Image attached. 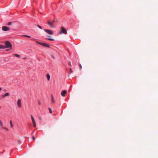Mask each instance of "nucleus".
Instances as JSON below:
<instances>
[{"instance_id":"1","label":"nucleus","mask_w":158,"mask_h":158,"mask_svg":"<svg viewBox=\"0 0 158 158\" xmlns=\"http://www.w3.org/2000/svg\"><path fill=\"white\" fill-rule=\"evenodd\" d=\"M4 44L5 45L4 46V47L5 48H9V49H6V51H7L12 49V45L10 42L8 41H6L5 42Z\"/></svg>"},{"instance_id":"2","label":"nucleus","mask_w":158,"mask_h":158,"mask_svg":"<svg viewBox=\"0 0 158 158\" xmlns=\"http://www.w3.org/2000/svg\"><path fill=\"white\" fill-rule=\"evenodd\" d=\"M67 31L65 28L64 27H61V31L59 33V34H67Z\"/></svg>"},{"instance_id":"3","label":"nucleus","mask_w":158,"mask_h":158,"mask_svg":"<svg viewBox=\"0 0 158 158\" xmlns=\"http://www.w3.org/2000/svg\"><path fill=\"white\" fill-rule=\"evenodd\" d=\"M36 42L38 44L41 45H42V46H43L47 47V48H49L50 47L49 45L48 44L44 43H41V42H39L38 41H36Z\"/></svg>"},{"instance_id":"4","label":"nucleus","mask_w":158,"mask_h":158,"mask_svg":"<svg viewBox=\"0 0 158 158\" xmlns=\"http://www.w3.org/2000/svg\"><path fill=\"white\" fill-rule=\"evenodd\" d=\"M44 31L48 34L51 35L53 34V32L52 30L49 29H45Z\"/></svg>"},{"instance_id":"5","label":"nucleus","mask_w":158,"mask_h":158,"mask_svg":"<svg viewBox=\"0 0 158 158\" xmlns=\"http://www.w3.org/2000/svg\"><path fill=\"white\" fill-rule=\"evenodd\" d=\"M2 29V30L4 31H7L10 30V28L6 26H3Z\"/></svg>"},{"instance_id":"6","label":"nucleus","mask_w":158,"mask_h":158,"mask_svg":"<svg viewBox=\"0 0 158 158\" xmlns=\"http://www.w3.org/2000/svg\"><path fill=\"white\" fill-rule=\"evenodd\" d=\"M17 105L18 106V107L19 108H20L21 107V100L20 99H19L18 100L17 102Z\"/></svg>"},{"instance_id":"7","label":"nucleus","mask_w":158,"mask_h":158,"mask_svg":"<svg viewBox=\"0 0 158 158\" xmlns=\"http://www.w3.org/2000/svg\"><path fill=\"white\" fill-rule=\"evenodd\" d=\"M31 119L32 120V122L33 125V126L34 127H35L36 126V123H35L34 118L33 116H32V115H31Z\"/></svg>"},{"instance_id":"8","label":"nucleus","mask_w":158,"mask_h":158,"mask_svg":"<svg viewBox=\"0 0 158 158\" xmlns=\"http://www.w3.org/2000/svg\"><path fill=\"white\" fill-rule=\"evenodd\" d=\"M66 93V91L65 90L62 91L61 93V95L63 97H64L65 96V94Z\"/></svg>"},{"instance_id":"9","label":"nucleus","mask_w":158,"mask_h":158,"mask_svg":"<svg viewBox=\"0 0 158 158\" xmlns=\"http://www.w3.org/2000/svg\"><path fill=\"white\" fill-rule=\"evenodd\" d=\"M48 23L49 26L51 27H52L53 28L54 27V26L52 24V22L50 21H48Z\"/></svg>"},{"instance_id":"10","label":"nucleus","mask_w":158,"mask_h":158,"mask_svg":"<svg viewBox=\"0 0 158 158\" xmlns=\"http://www.w3.org/2000/svg\"><path fill=\"white\" fill-rule=\"evenodd\" d=\"M9 94L8 93H6L4 95H3L2 96V97L3 98H4L6 97L9 96Z\"/></svg>"},{"instance_id":"11","label":"nucleus","mask_w":158,"mask_h":158,"mask_svg":"<svg viewBox=\"0 0 158 158\" xmlns=\"http://www.w3.org/2000/svg\"><path fill=\"white\" fill-rule=\"evenodd\" d=\"M46 77L48 81H49L50 79V75L49 74H47Z\"/></svg>"},{"instance_id":"12","label":"nucleus","mask_w":158,"mask_h":158,"mask_svg":"<svg viewBox=\"0 0 158 158\" xmlns=\"http://www.w3.org/2000/svg\"><path fill=\"white\" fill-rule=\"evenodd\" d=\"M52 104H54L55 103V100L52 95Z\"/></svg>"},{"instance_id":"13","label":"nucleus","mask_w":158,"mask_h":158,"mask_svg":"<svg viewBox=\"0 0 158 158\" xmlns=\"http://www.w3.org/2000/svg\"><path fill=\"white\" fill-rule=\"evenodd\" d=\"M0 126L2 128L3 127V124L1 120H0Z\"/></svg>"},{"instance_id":"14","label":"nucleus","mask_w":158,"mask_h":158,"mask_svg":"<svg viewBox=\"0 0 158 158\" xmlns=\"http://www.w3.org/2000/svg\"><path fill=\"white\" fill-rule=\"evenodd\" d=\"M10 127L11 128H13V124H12V122L11 120H10Z\"/></svg>"},{"instance_id":"15","label":"nucleus","mask_w":158,"mask_h":158,"mask_svg":"<svg viewBox=\"0 0 158 158\" xmlns=\"http://www.w3.org/2000/svg\"><path fill=\"white\" fill-rule=\"evenodd\" d=\"M0 49H5L4 46L0 44Z\"/></svg>"},{"instance_id":"16","label":"nucleus","mask_w":158,"mask_h":158,"mask_svg":"<svg viewBox=\"0 0 158 158\" xmlns=\"http://www.w3.org/2000/svg\"><path fill=\"white\" fill-rule=\"evenodd\" d=\"M46 39L48 40H52V41H54V39H52V38H46Z\"/></svg>"},{"instance_id":"17","label":"nucleus","mask_w":158,"mask_h":158,"mask_svg":"<svg viewBox=\"0 0 158 158\" xmlns=\"http://www.w3.org/2000/svg\"><path fill=\"white\" fill-rule=\"evenodd\" d=\"M48 110H49V113H52V110L51 109V108H48Z\"/></svg>"},{"instance_id":"18","label":"nucleus","mask_w":158,"mask_h":158,"mask_svg":"<svg viewBox=\"0 0 158 158\" xmlns=\"http://www.w3.org/2000/svg\"><path fill=\"white\" fill-rule=\"evenodd\" d=\"M15 56H16L17 57H19V58L20 57V55H18V54H15Z\"/></svg>"},{"instance_id":"19","label":"nucleus","mask_w":158,"mask_h":158,"mask_svg":"<svg viewBox=\"0 0 158 158\" xmlns=\"http://www.w3.org/2000/svg\"><path fill=\"white\" fill-rule=\"evenodd\" d=\"M2 128V129H5V130H6V131H8V129L7 128L4 127H3Z\"/></svg>"},{"instance_id":"20","label":"nucleus","mask_w":158,"mask_h":158,"mask_svg":"<svg viewBox=\"0 0 158 158\" xmlns=\"http://www.w3.org/2000/svg\"><path fill=\"white\" fill-rule=\"evenodd\" d=\"M23 36H25V37H28V38H30L31 37V36H29V35H23Z\"/></svg>"},{"instance_id":"21","label":"nucleus","mask_w":158,"mask_h":158,"mask_svg":"<svg viewBox=\"0 0 158 158\" xmlns=\"http://www.w3.org/2000/svg\"><path fill=\"white\" fill-rule=\"evenodd\" d=\"M37 27L40 29H42V27L40 26L39 25H37Z\"/></svg>"},{"instance_id":"22","label":"nucleus","mask_w":158,"mask_h":158,"mask_svg":"<svg viewBox=\"0 0 158 158\" xmlns=\"http://www.w3.org/2000/svg\"><path fill=\"white\" fill-rule=\"evenodd\" d=\"M11 24V22H9L8 23L7 25H10Z\"/></svg>"},{"instance_id":"23","label":"nucleus","mask_w":158,"mask_h":158,"mask_svg":"<svg viewBox=\"0 0 158 158\" xmlns=\"http://www.w3.org/2000/svg\"><path fill=\"white\" fill-rule=\"evenodd\" d=\"M79 67H80V69H81V68H82V66H81V64H79Z\"/></svg>"},{"instance_id":"24","label":"nucleus","mask_w":158,"mask_h":158,"mask_svg":"<svg viewBox=\"0 0 158 158\" xmlns=\"http://www.w3.org/2000/svg\"><path fill=\"white\" fill-rule=\"evenodd\" d=\"M68 64L70 66H71V63L70 62H69Z\"/></svg>"},{"instance_id":"25","label":"nucleus","mask_w":158,"mask_h":158,"mask_svg":"<svg viewBox=\"0 0 158 158\" xmlns=\"http://www.w3.org/2000/svg\"><path fill=\"white\" fill-rule=\"evenodd\" d=\"M32 138L34 140H35V136H32Z\"/></svg>"},{"instance_id":"26","label":"nucleus","mask_w":158,"mask_h":158,"mask_svg":"<svg viewBox=\"0 0 158 158\" xmlns=\"http://www.w3.org/2000/svg\"><path fill=\"white\" fill-rule=\"evenodd\" d=\"M47 37H50V36L49 35H48V36H47Z\"/></svg>"},{"instance_id":"27","label":"nucleus","mask_w":158,"mask_h":158,"mask_svg":"<svg viewBox=\"0 0 158 158\" xmlns=\"http://www.w3.org/2000/svg\"><path fill=\"white\" fill-rule=\"evenodd\" d=\"M1 89H2V88L1 87H0V91H1Z\"/></svg>"},{"instance_id":"28","label":"nucleus","mask_w":158,"mask_h":158,"mask_svg":"<svg viewBox=\"0 0 158 158\" xmlns=\"http://www.w3.org/2000/svg\"><path fill=\"white\" fill-rule=\"evenodd\" d=\"M70 71H72V69H71V68H70Z\"/></svg>"},{"instance_id":"29","label":"nucleus","mask_w":158,"mask_h":158,"mask_svg":"<svg viewBox=\"0 0 158 158\" xmlns=\"http://www.w3.org/2000/svg\"><path fill=\"white\" fill-rule=\"evenodd\" d=\"M1 108V106H0V108Z\"/></svg>"}]
</instances>
